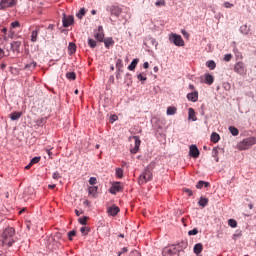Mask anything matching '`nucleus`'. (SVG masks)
I'll return each mask as SVG.
<instances>
[{
	"label": "nucleus",
	"mask_w": 256,
	"mask_h": 256,
	"mask_svg": "<svg viewBox=\"0 0 256 256\" xmlns=\"http://www.w3.org/2000/svg\"><path fill=\"white\" fill-rule=\"evenodd\" d=\"M1 31L4 33V35H7V28H3Z\"/></svg>",
	"instance_id": "63"
},
{
	"label": "nucleus",
	"mask_w": 256,
	"mask_h": 256,
	"mask_svg": "<svg viewBox=\"0 0 256 256\" xmlns=\"http://www.w3.org/2000/svg\"><path fill=\"white\" fill-rule=\"evenodd\" d=\"M75 235H77V232L75 230L68 232L69 240L73 241V237H75Z\"/></svg>",
	"instance_id": "40"
},
{
	"label": "nucleus",
	"mask_w": 256,
	"mask_h": 256,
	"mask_svg": "<svg viewBox=\"0 0 256 256\" xmlns=\"http://www.w3.org/2000/svg\"><path fill=\"white\" fill-rule=\"evenodd\" d=\"M114 121H117V115L111 116V123H114Z\"/></svg>",
	"instance_id": "55"
},
{
	"label": "nucleus",
	"mask_w": 256,
	"mask_h": 256,
	"mask_svg": "<svg viewBox=\"0 0 256 256\" xmlns=\"http://www.w3.org/2000/svg\"><path fill=\"white\" fill-rule=\"evenodd\" d=\"M197 233H199V230L197 228H194L193 230H190L188 232V235H197Z\"/></svg>",
	"instance_id": "47"
},
{
	"label": "nucleus",
	"mask_w": 256,
	"mask_h": 256,
	"mask_svg": "<svg viewBox=\"0 0 256 256\" xmlns=\"http://www.w3.org/2000/svg\"><path fill=\"white\" fill-rule=\"evenodd\" d=\"M88 45L91 49H95L97 47V42L91 38L88 39Z\"/></svg>",
	"instance_id": "35"
},
{
	"label": "nucleus",
	"mask_w": 256,
	"mask_h": 256,
	"mask_svg": "<svg viewBox=\"0 0 256 256\" xmlns=\"http://www.w3.org/2000/svg\"><path fill=\"white\" fill-rule=\"evenodd\" d=\"M108 11L110 12L111 15H114V17H119L123 10L119 6H110L108 8Z\"/></svg>",
	"instance_id": "11"
},
{
	"label": "nucleus",
	"mask_w": 256,
	"mask_h": 256,
	"mask_svg": "<svg viewBox=\"0 0 256 256\" xmlns=\"http://www.w3.org/2000/svg\"><path fill=\"white\" fill-rule=\"evenodd\" d=\"M22 115H23V113H21V112H12L10 114V119H11V121H17L18 119H21Z\"/></svg>",
	"instance_id": "22"
},
{
	"label": "nucleus",
	"mask_w": 256,
	"mask_h": 256,
	"mask_svg": "<svg viewBox=\"0 0 256 256\" xmlns=\"http://www.w3.org/2000/svg\"><path fill=\"white\" fill-rule=\"evenodd\" d=\"M135 139V147L131 150V153H137L139 151V147L141 146V140L139 137L134 136Z\"/></svg>",
	"instance_id": "19"
},
{
	"label": "nucleus",
	"mask_w": 256,
	"mask_h": 256,
	"mask_svg": "<svg viewBox=\"0 0 256 256\" xmlns=\"http://www.w3.org/2000/svg\"><path fill=\"white\" fill-rule=\"evenodd\" d=\"M62 23H63V27H65V28L71 27V25H73V23H75V18H73L72 15L67 16V15L63 14Z\"/></svg>",
	"instance_id": "9"
},
{
	"label": "nucleus",
	"mask_w": 256,
	"mask_h": 256,
	"mask_svg": "<svg viewBox=\"0 0 256 256\" xmlns=\"http://www.w3.org/2000/svg\"><path fill=\"white\" fill-rule=\"evenodd\" d=\"M48 29L54 30V29H55V26H54L53 24H50V25L48 26Z\"/></svg>",
	"instance_id": "62"
},
{
	"label": "nucleus",
	"mask_w": 256,
	"mask_h": 256,
	"mask_svg": "<svg viewBox=\"0 0 256 256\" xmlns=\"http://www.w3.org/2000/svg\"><path fill=\"white\" fill-rule=\"evenodd\" d=\"M21 27V23L19 21H14L10 24V33H12V35H15V32H13V29H17Z\"/></svg>",
	"instance_id": "23"
},
{
	"label": "nucleus",
	"mask_w": 256,
	"mask_h": 256,
	"mask_svg": "<svg viewBox=\"0 0 256 256\" xmlns=\"http://www.w3.org/2000/svg\"><path fill=\"white\" fill-rule=\"evenodd\" d=\"M31 163L25 167V169H31Z\"/></svg>",
	"instance_id": "64"
},
{
	"label": "nucleus",
	"mask_w": 256,
	"mask_h": 256,
	"mask_svg": "<svg viewBox=\"0 0 256 256\" xmlns=\"http://www.w3.org/2000/svg\"><path fill=\"white\" fill-rule=\"evenodd\" d=\"M94 37L100 43H103L105 39V33L103 32V26H99L97 32H95Z\"/></svg>",
	"instance_id": "10"
},
{
	"label": "nucleus",
	"mask_w": 256,
	"mask_h": 256,
	"mask_svg": "<svg viewBox=\"0 0 256 256\" xmlns=\"http://www.w3.org/2000/svg\"><path fill=\"white\" fill-rule=\"evenodd\" d=\"M83 212H79V210H75V214L77 215V217H79Z\"/></svg>",
	"instance_id": "61"
},
{
	"label": "nucleus",
	"mask_w": 256,
	"mask_h": 256,
	"mask_svg": "<svg viewBox=\"0 0 256 256\" xmlns=\"http://www.w3.org/2000/svg\"><path fill=\"white\" fill-rule=\"evenodd\" d=\"M115 41H113V38H107L104 40V44L106 49H109L111 45H114Z\"/></svg>",
	"instance_id": "29"
},
{
	"label": "nucleus",
	"mask_w": 256,
	"mask_h": 256,
	"mask_svg": "<svg viewBox=\"0 0 256 256\" xmlns=\"http://www.w3.org/2000/svg\"><path fill=\"white\" fill-rule=\"evenodd\" d=\"M202 251H203V244H201V243L195 244V246H194V253L196 255H199Z\"/></svg>",
	"instance_id": "25"
},
{
	"label": "nucleus",
	"mask_w": 256,
	"mask_h": 256,
	"mask_svg": "<svg viewBox=\"0 0 256 256\" xmlns=\"http://www.w3.org/2000/svg\"><path fill=\"white\" fill-rule=\"evenodd\" d=\"M139 63V59L135 58L132 60L131 64L128 66L129 71H135V68L137 67V64Z\"/></svg>",
	"instance_id": "26"
},
{
	"label": "nucleus",
	"mask_w": 256,
	"mask_h": 256,
	"mask_svg": "<svg viewBox=\"0 0 256 256\" xmlns=\"http://www.w3.org/2000/svg\"><path fill=\"white\" fill-rule=\"evenodd\" d=\"M80 225H87V217L79 218Z\"/></svg>",
	"instance_id": "46"
},
{
	"label": "nucleus",
	"mask_w": 256,
	"mask_h": 256,
	"mask_svg": "<svg viewBox=\"0 0 256 256\" xmlns=\"http://www.w3.org/2000/svg\"><path fill=\"white\" fill-rule=\"evenodd\" d=\"M224 7L226 8V9H231V7H234V5L233 4H231L230 2H224Z\"/></svg>",
	"instance_id": "50"
},
{
	"label": "nucleus",
	"mask_w": 256,
	"mask_h": 256,
	"mask_svg": "<svg viewBox=\"0 0 256 256\" xmlns=\"http://www.w3.org/2000/svg\"><path fill=\"white\" fill-rule=\"evenodd\" d=\"M236 59H243V55L239 51H235Z\"/></svg>",
	"instance_id": "53"
},
{
	"label": "nucleus",
	"mask_w": 256,
	"mask_h": 256,
	"mask_svg": "<svg viewBox=\"0 0 256 256\" xmlns=\"http://www.w3.org/2000/svg\"><path fill=\"white\" fill-rule=\"evenodd\" d=\"M190 157H193L194 159L199 158V148H197L196 145H191L189 150Z\"/></svg>",
	"instance_id": "12"
},
{
	"label": "nucleus",
	"mask_w": 256,
	"mask_h": 256,
	"mask_svg": "<svg viewBox=\"0 0 256 256\" xmlns=\"http://www.w3.org/2000/svg\"><path fill=\"white\" fill-rule=\"evenodd\" d=\"M151 179H153V173L151 172V169L149 167H147L144 170V173H142L139 176L138 183H139V185H143V184L147 183L148 181H151Z\"/></svg>",
	"instance_id": "4"
},
{
	"label": "nucleus",
	"mask_w": 256,
	"mask_h": 256,
	"mask_svg": "<svg viewBox=\"0 0 256 256\" xmlns=\"http://www.w3.org/2000/svg\"><path fill=\"white\" fill-rule=\"evenodd\" d=\"M17 5V0H1L0 9H9V7H15Z\"/></svg>",
	"instance_id": "7"
},
{
	"label": "nucleus",
	"mask_w": 256,
	"mask_h": 256,
	"mask_svg": "<svg viewBox=\"0 0 256 256\" xmlns=\"http://www.w3.org/2000/svg\"><path fill=\"white\" fill-rule=\"evenodd\" d=\"M87 13V11H85V8H81L79 10V12L76 14V17L78 19H83V17H85V14Z\"/></svg>",
	"instance_id": "33"
},
{
	"label": "nucleus",
	"mask_w": 256,
	"mask_h": 256,
	"mask_svg": "<svg viewBox=\"0 0 256 256\" xmlns=\"http://www.w3.org/2000/svg\"><path fill=\"white\" fill-rule=\"evenodd\" d=\"M211 184H209V182H205L203 180H200L197 185H196V189H203V187H210Z\"/></svg>",
	"instance_id": "27"
},
{
	"label": "nucleus",
	"mask_w": 256,
	"mask_h": 256,
	"mask_svg": "<svg viewBox=\"0 0 256 256\" xmlns=\"http://www.w3.org/2000/svg\"><path fill=\"white\" fill-rule=\"evenodd\" d=\"M107 213H108V215H110L111 217H115V215H117V213H119V207H117V206L109 207V208L107 209Z\"/></svg>",
	"instance_id": "15"
},
{
	"label": "nucleus",
	"mask_w": 256,
	"mask_h": 256,
	"mask_svg": "<svg viewBox=\"0 0 256 256\" xmlns=\"http://www.w3.org/2000/svg\"><path fill=\"white\" fill-rule=\"evenodd\" d=\"M231 59H233V55L232 54L224 55V61H226V63H229V61H231Z\"/></svg>",
	"instance_id": "43"
},
{
	"label": "nucleus",
	"mask_w": 256,
	"mask_h": 256,
	"mask_svg": "<svg viewBox=\"0 0 256 256\" xmlns=\"http://www.w3.org/2000/svg\"><path fill=\"white\" fill-rule=\"evenodd\" d=\"M121 191H123V185L121 182H115L109 189V193H111V195H117V193H121Z\"/></svg>",
	"instance_id": "8"
},
{
	"label": "nucleus",
	"mask_w": 256,
	"mask_h": 256,
	"mask_svg": "<svg viewBox=\"0 0 256 256\" xmlns=\"http://www.w3.org/2000/svg\"><path fill=\"white\" fill-rule=\"evenodd\" d=\"M181 33L182 35H184V37H189V33H187V31L182 30Z\"/></svg>",
	"instance_id": "56"
},
{
	"label": "nucleus",
	"mask_w": 256,
	"mask_h": 256,
	"mask_svg": "<svg viewBox=\"0 0 256 256\" xmlns=\"http://www.w3.org/2000/svg\"><path fill=\"white\" fill-rule=\"evenodd\" d=\"M234 71L238 75H245L247 70L245 69V63L243 61H239L234 65Z\"/></svg>",
	"instance_id": "6"
},
{
	"label": "nucleus",
	"mask_w": 256,
	"mask_h": 256,
	"mask_svg": "<svg viewBox=\"0 0 256 256\" xmlns=\"http://www.w3.org/2000/svg\"><path fill=\"white\" fill-rule=\"evenodd\" d=\"M219 139H221V137L219 136L218 133L214 132L211 134L212 143H219Z\"/></svg>",
	"instance_id": "28"
},
{
	"label": "nucleus",
	"mask_w": 256,
	"mask_h": 256,
	"mask_svg": "<svg viewBox=\"0 0 256 256\" xmlns=\"http://www.w3.org/2000/svg\"><path fill=\"white\" fill-rule=\"evenodd\" d=\"M116 177H118V179H123V169L116 168Z\"/></svg>",
	"instance_id": "37"
},
{
	"label": "nucleus",
	"mask_w": 256,
	"mask_h": 256,
	"mask_svg": "<svg viewBox=\"0 0 256 256\" xmlns=\"http://www.w3.org/2000/svg\"><path fill=\"white\" fill-rule=\"evenodd\" d=\"M166 113L167 115H175V113H177V108L170 106L167 108Z\"/></svg>",
	"instance_id": "34"
},
{
	"label": "nucleus",
	"mask_w": 256,
	"mask_h": 256,
	"mask_svg": "<svg viewBox=\"0 0 256 256\" xmlns=\"http://www.w3.org/2000/svg\"><path fill=\"white\" fill-rule=\"evenodd\" d=\"M26 67H29V69H31V68L35 69L37 67V62H32V63L26 65Z\"/></svg>",
	"instance_id": "49"
},
{
	"label": "nucleus",
	"mask_w": 256,
	"mask_h": 256,
	"mask_svg": "<svg viewBox=\"0 0 256 256\" xmlns=\"http://www.w3.org/2000/svg\"><path fill=\"white\" fill-rule=\"evenodd\" d=\"M198 205L200 207H207V205H209V198L206 197H200L199 201H198Z\"/></svg>",
	"instance_id": "20"
},
{
	"label": "nucleus",
	"mask_w": 256,
	"mask_h": 256,
	"mask_svg": "<svg viewBox=\"0 0 256 256\" xmlns=\"http://www.w3.org/2000/svg\"><path fill=\"white\" fill-rule=\"evenodd\" d=\"M256 145V138L255 137H248L237 144V149L239 151H247L250 147Z\"/></svg>",
	"instance_id": "2"
},
{
	"label": "nucleus",
	"mask_w": 256,
	"mask_h": 256,
	"mask_svg": "<svg viewBox=\"0 0 256 256\" xmlns=\"http://www.w3.org/2000/svg\"><path fill=\"white\" fill-rule=\"evenodd\" d=\"M83 205H86V207H89V205H91V202H89V200H85L83 202Z\"/></svg>",
	"instance_id": "58"
},
{
	"label": "nucleus",
	"mask_w": 256,
	"mask_h": 256,
	"mask_svg": "<svg viewBox=\"0 0 256 256\" xmlns=\"http://www.w3.org/2000/svg\"><path fill=\"white\" fill-rule=\"evenodd\" d=\"M15 235V228L13 227H7L2 233L3 238V244L7 245L8 247H12L13 243L15 241L13 240V237Z\"/></svg>",
	"instance_id": "1"
},
{
	"label": "nucleus",
	"mask_w": 256,
	"mask_h": 256,
	"mask_svg": "<svg viewBox=\"0 0 256 256\" xmlns=\"http://www.w3.org/2000/svg\"><path fill=\"white\" fill-rule=\"evenodd\" d=\"M206 66L208 67V69H211V71H213V69L217 67V64L215 63V61L209 60L206 62Z\"/></svg>",
	"instance_id": "30"
},
{
	"label": "nucleus",
	"mask_w": 256,
	"mask_h": 256,
	"mask_svg": "<svg viewBox=\"0 0 256 256\" xmlns=\"http://www.w3.org/2000/svg\"><path fill=\"white\" fill-rule=\"evenodd\" d=\"M66 77L70 81H75V79H77V74H75V72H68L66 73Z\"/></svg>",
	"instance_id": "32"
},
{
	"label": "nucleus",
	"mask_w": 256,
	"mask_h": 256,
	"mask_svg": "<svg viewBox=\"0 0 256 256\" xmlns=\"http://www.w3.org/2000/svg\"><path fill=\"white\" fill-rule=\"evenodd\" d=\"M52 177L53 179H61V174H59V172H54Z\"/></svg>",
	"instance_id": "52"
},
{
	"label": "nucleus",
	"mask_w": 256,
	"mask_h": 256,
	"mask_svg": "<svg viewBox=\"0 0 256 256\" xmlns=\"http://www.w3.org/2000/svg\"><path fill=\"white\" fill-rule=\"evenodd\" d=\"M180 251H181V248L179 247V245L174 244V245L166 246L162 251V255L163 256H179Z\"/></svg>",
	"instance_id": "3"
},
{
	"label": "nucleus",
	"mask_w": 256,
	"mask_h": 256,
	"mask_svg": "<svg viewBox=\"0 0 256 256\" xmlns=\"http://www.w3.org/2000/svg\"><path fill=\"white\" fill-rule=\"evenodd\" d=\"M228 225L230 227H232L233 229H235V227H237V221L235 219H229L228 220Z\"/></svg>",
	"instance_id": "38"
},
{
	"label": "nucleus",
	"mask_w": 256,
	"mask_h": 256,
	"mask_svg": "<svg viewBox=\"0 0 256 256\" xmlns=\"http://www.w3.org/2000/svg\"><path fill=\"white\" fill-rule=\"evenodd\" d=\"M170 41L176 45V47H184L185 41L183 40V37L179 34H172L170 36Z\"/></svg>",
	"instance_id": "5"
},
{
	"label": "nucleus",
	"mask_w": 256,
	"mask_h": 256,
	"mask_svg": "<svg viewBox=\"0 0 256 256\" xmlns=\"http://www.w3.org/2000/svg\"><path fill=\"white\" fill-rule=\"evenodd\" d=\"M215 81V77H213V75L206 73L204 75V83H206V85H213Z\"/></svg>",
	"instance_id": "14"
},
{
	"label": "nucleus",
	"mask_w": 256,
	"mask_h": 256,
	"mask_svg": "<svg viewBox=\"0 0 256 256\" xmlns=\"http://www.w3.org/2000/svg\"><path fill=\"white\" fill-rule=\"evenodd\" d=\"M188 119L191 121H197V116L195 115V109L189 108L188 109Z\"/></svg>",
	"instance_id": "21"
},
{
	"label": "nucleus",
	"mask_w": 256,
	"mask_h": 256,
	"mask_svg": "<svg viewBox=\"0 0 256 256\" xmlns=\"http://www.w3.org/2000/svg\"><path fill=\"white\" fill-rule=\"evenodd\" d=\"M41 30L37 27L35 30L31 32V42L32 43H37V37L39 36V32Z\"/></svg>",
	"instance_id": "17"
},
{
	"label": "nucleus",
	"mask_w": 256,
	"mask_h": 256,
	"mask_svg": "<svg viewBox=\"0 0 256 256\" xmlns=\"http://www.w3.org/2000/svg\"><path fill=\"white\" fill-rule=\"evenodd\" d=\"M189 89H191V91H195V86L193 84H190Z\"/></svg>",
	"instance_id": "60"
},
{
	"label": "nucleus",
	"mask_w": 256,
	"mask_h": 256,
	"mask_svg": "<svg viewBox=\"0 0 256 256\" xmlns=\"http://www.w3.org/2000/svg\"><path fill=\"white\" fill-rule=\"evenodd\" d=\"M122 67H123V60H121V59H118L117 61H116V69L118 70V71H123L122 70Z\"/></svg>",
	"instance_id": "36"
},
{
	"label": "nucleus",
	"mask_w": 256,
	"mask_h": 256,
	"mask_svg": "<svg viewBox=\"0 0 256 256\" xmlns=\"http://www.w3.org/2000/svg\"><path fill=\"white\" fill-rule=\"evenodd\" d=\"M218 155H219V150H217V148H213L212 157H217Z\"/></svg>",
	"instance_id": "51"
},
{
	"label": "nucleus",
	"mask_w": 256,
	"mask_h": 256,
	"mask_svg": "<svg viewBox=\"0 0 256 256\" xmlns=\"http://www.w3.org/2000/svg\"><path fill=\"white\" fill-rule=\"evenodd\" d=\"M183 192L187 193V195L189 197H191L193 195V191L191 189H189V188H183Z\"/></svg>",
	"instance_id": "45"
},
{
	"label": "nucleus",
	"mask_w": 256,
	"mask_h": 256,
	"mask_svg": "<svg viewBox=\"0 0 256 256\" xmlns=\"http://www.w3.org/2000/svg\"><path fill=\"white\" fill-rule=\"evenodd\" d=\"M188 101H192V103H197L199 101V92L194 91L187 94Z\"/></svg>",
	"instance_id": "13"
},
{
	"label": "nucleus",
	"mask_w": 256,
	"mask_h": 256,
	"mask_svg": "<svg viewBox=\"0 0 256 256\" xmlns=\"http://www.w3.org/2000/svg\"><path fill=\"white\" fill-rule=\"evenodd\" d=\"M11 49L12 51L19 53L21 49V41H14L11 43Z\"/></svg>",
	"instance_id": "16"
},
{
	"label": "nucleus",
	"mask_w": 256,
	"mask_h": 256,
	"mask_svg": "<svg viewBox=\"0 0 256 256\" xmlns=\"http://www.w3.org/2000/svg\"><path fill=\"white\" fill-rule=\"evenodd\" d=\"M97 191H99V187H97V186H90V187H88L89 195H91L94 198L97 197Z\"/></svg>",
	"instance_id": "18"
},
{
	"label": "nucleus",
	"mask_w": 256,
	"mask_h": 256,
	"mask_svg": "<svg viewBox=\"0 0 256 256\" xmlns=\"http://www.w3.org/2000/svg\"><path fill=\"white\" fill-rule=\"evenodd\" d=\"M89 185H97V178L96 177H90Z\"/></svg>",
	"instance_id": "44"
},
{
	"label": "nucleus",
	"mask_w": 256,
	"mask_h": 256,
	"mask_svg": "<svg viewBox=\"0 0 256 256\" xmlns=\"http://www.w3.org/2000/svg\"><path fill=\"white\" fill-rule=\"evenodd\" d=\"M229 131L234 137H237V135H239V129H237L235 126H230Z\"/></svg>",
	"instance_id": "31"
},
{
	"label": "nucleus",
	"mask_w": 256,
	"mask_h": 256,
	"mask_svg": "<svg viewBox=\"0 0 256 256\" xmlns=\"http://www.w3.org/2000/svg\"><path fill=\"white\" fill-rule=\"evenodd\" d=\"M137 79H138V81H141V83L143 84V83H145V81H147V76H144L143 74H138L137 75Z\"/></svg>",
	"instance_id": "39"
},
{
	"label": "nucleus",
	"mask_w": 256,
	"mask_h": 256,
	"mask_svg": "<svg viewBox=\"0 0 256 256\" xmlns=\"http://www.w3.org/2000/svg\"><path fill=\"white\" fill-rule=\"evenodd\" d=\"M128 249L127 247L122 248V251L119 253V255H121L122 253H127Z\"/></svg>",
	"instance_id": "59"
},
{
	"label": "nucleus",
	"mask_w": 256,
	"mask_h": 256,
	"mask_svg": "<svg viewBox=\"0 0 256 256\" xmlns=\"http://www.w3.org/2000/svg\"><path fill=\"white\" fill-rule=\"evenodd\" d=\"M143 68L144 69H149V62H144Z\"/></svg>",
	"instance_id": "57"
},
{
	"label": "nucleus",
	"mask_w": 256,
	"mask_h": 256,
	"mask_svg": "<svg viewBox=\"0 0 256 256\" xmlns=\"http://www.w3.org/2000/svg\"><path fill=\"white\" fill-rule=\"evenodd\" d=\"M68 51H69V55H73V53L77 51V45H75V43L73 42H70L68 45Z\"/></svg>",
	"instance_id": "24"
},
{
	"label": "nucleus",
	"mask_w": 256,
	"mask_h": 256,
	"mask_svg": "<svg viewBox=\"0 0 256 256\" xmlns=\"http://www.w3.org/2000/svg\"><path fill=\"white\" fill-rule=\"evenodd\" d=\"M156 7H165V0H159L155 2Z\"/></svg>",
	"instance_id": "42"
},
{
	"label": "nucleus",
	"mask_w": 256,
	"mask_h": 256,
	"mask_svg": "<svg viewBox=\"0 0 256 256\" xmlns=\"http://www.w3.org/2000/svg\"><path fill=\"white\" fill-rule=\"evenodd\" d=\"M5 57V51L0 48V58Z\"/></svg>",
	"instance_id": "54"
},
{
	"label": "nucleus",
	"mask_w": 256,
	"mask_h": 256,
	"mask_svg": "<svg viewBox=\"0 0 256 256\" xmlns=\"http://www.w3.org/2000/svg\"><path fill=\"white\" fill-rule=\"evenodd\" d=\"M39 161H41V157H34V158L30 161V165H35V164L39 163Z\"/></svg>",
	"instance_id": "41"
},
{
	"label": "nucleus",
	"mask_w": 256,
	"mask_h": 256,
	"mask_svg": "<svg viewBox=\"0 0 256 256\" xmlns=\"http://www.w3.org/2000/svg\"><path fill=\"white\" fill-rule=\"evenodd\" d=\"M80 232L82 233V235H87V233H89V229H87V227H82L80 229Z\"/></svg>",
	"instance_id": "48"
}]
</instances>
